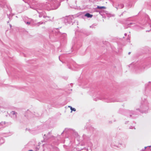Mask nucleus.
<instances>
[{"label":"nucleus","mask_w":151,"mask_h":151,"mask_svg":"<svg viewBox=\"0 0 151 151\" xmlns=\"http://www.w3.org/2000/svg\"><path fill=\"white\" fill-rule=\"evenodd\" d=\"M11 114L13 115H16L17 114V113L16 112L14 111H12L11 112Z\"/></svg>","instance_id":"nucleus-3"},{"label":"nucleus","mask_w":151,"mask_h":151,"mask_svg":"<svg viewBox=\"0 0 151 151\" xmlns=\"http://www.w3.org/2000/svg\"><path fill=\"white\" fill-rule=\"evenodd\" d=\"M27 24H29L30 23L29 22H27Z\"/></svg>","instance_id":"nucleus-6"},{"label":"nucleus","mask_w":151,"mask_h":151,"mask_svg":"<svg viewBox=\"0 0 151 151\" xmlns=\"http://www.w3.org/2000/svg\"><path fill=\"white\" fill-rule=\"evenodd\" d=\"M97 8L98 9H105L106 8L104 6H97Z\"/></svg>","instance_id":"nucleus-2"},{"label":"nucleus","mask_w":151,"mask_h":151,"mask_svg":"<svg viewBox=\"0 0 151 151\" xmlns=\"http://www.w3.org/2000/svg\"><path fill=\"white\" fill-rule=\"evenodd\" d=\"M85 16L87 17H92L93 15L92 14H91L88 13H87L85 15Z\"/></svg>","instance_id":"nucleus-1"},{"label":"nucleus","mask_w":151,"mask_h":151,"mask_svg":"<svg viewBox=\"0 0 151 151\" xmlns=\"http://www.w3.org/2000/svg\"><path fill=\"white\" fill-rule=\"evenodd\" d=\"M68 107H69L70 108L71 110L73 108L71 106H68Z\"/></svg>","instance_id":"nucleus-5"},{"label":"nucleus","mask_w":151,"mask_h":151,"mask_svg":"<svg viewBox=\"0 0 151 151\" xmlns=\"http://www.w3.org/2000/svg\"><path fill=\"white\" fill-rule=\"evenodd\" d=\"M29 151H33L32 150H29Z\"/></svg>","instance_id":"nucleus-7"},{"label":"nucleus","mask_w":151,"mask_h":151,"mask_svg":"<svg viewBox=\"0 0 151 151\" xmlns=\"http://www.w3.org/2000/svg\"><path fill=\"white\" fill-rule=\"evenodd\" d=\"M71 110V112L72 111H76V109L75 108H72V109Z\"/></svg>","instance_id":"nucleus-4"}]
</instances>
